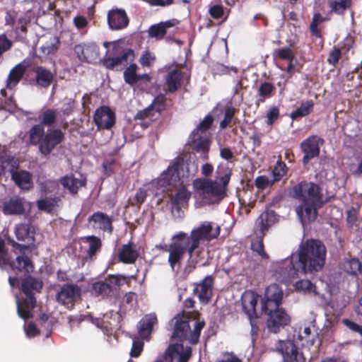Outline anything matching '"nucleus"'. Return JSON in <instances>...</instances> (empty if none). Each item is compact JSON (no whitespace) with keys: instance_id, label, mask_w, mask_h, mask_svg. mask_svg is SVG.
<instances>
[{"instance_id":"obj_50","label":"nucleus","mask_w":362,"mask_h":362,"mask_svg":"<svg viewBox=\"0 0 362 362\" xmlns=\"http://www.w3.org/2000/svg\"><path fill=\"white\" fill-rule=\"evenodd\" d=\"M341 57V50L339 47L334 46L329 52L327 62L329 64L336 66Z\"/></svg>"},{"instance_id":"obj_11","label":"nucleus","mask_w":362,"mask_h":362,"mask_svg":"<svg viewBox=\"0 0 362 362\" xmlns=\"http://www.w3.org/2000/svg\"><path fill=\"white\" fill-rule=\"evenodd\" d=\"M10 265L13 269L25 271L27 273L33 272V265L30 259L27 256H18L16 262L10 260L4 240H0V266L4 267Z\"/></svg>"},{"instance_id":"obj_63","label":"nucleus","mask_w":362,"mask_h":362,"mask_svg":"<svg viewBox=\"0 0 362 362\" xmlns=\"http://www.w3.org/2000/svg\"><path fill=\"white\" fill-rule=\"evenodd\" d=\"M74 23L78 30H81L87 26L88 21L86 18L83 16H76L74 18Z\"/></svg>"},{"instance_id":"obj_8","label":"nucleus","mask_w":362,"mask_h":362,"mask_svg":"<svg viewBox=\"0 0 362 362\" xmlns=\"http://www.w3.org/2000/svg\"><path fill=\"white\" fill-rule=\"evenodd\" d=\"M276 220L274 211L267 210L262 212L256 220L257 230L259 231L257 237L251 243V249L263 259H268L269 255L264 250V237L270 226Z\"/></svg>"},{"instance_id":"obj_28","label":"nucleus","mask_w":362,"mask_h":362,"mask_svg":"<svg viewBox=\"0 0 362 362\" xmlns=\"http://www.w3.org/2000/svg\"><path fill=\"white\" fill-rule=\"evenodd\" d=\"M183 78L182 72L177 69L170 70L165 77L167 92L175 93L181 86Z\"/></svg>"},{"instance_id":"obj_59","label":"nucleus","mask_w":362,"mask_h":362,"mask_svg":"<svg viewBox=\"0 0 362 362\" xmlns=\"http://www.w3.org/2000/svg\"><path fill=\"white\" fill-rule=\"evenodd\" d=\"M255 186L257 188L259 189H266L269 185H271L272 182H270L269 180L266 176H258L255 179Z\"/></svg>"},{"instance_id":"obj_51","label":"nucleus","mask_w":362,"mask_h":362,"mask_svg":"<svg viewBox=\"0 0 362 362\" xmlns=\"http://www.w3.org/2000/svg\"><path fill=\"white\" fill-rule=\"evenodd\" d=\"M214 70L216 74L218 75H229L231 72L238 74V69L236 66H227L222 64H217L215 65Z\"/></svg>"},{"instance_id":"obj_24","label":"nucleus","mask_w":362,"mask_h":362,"mask_svg":"<svg viewBox=\"0 0 362 362\" xmlns=\"http://www.w3.org/2000/svg\"><path fill=\"white\" fill-rule=\"evenodd\" d=\"M86 243H88V248L83 260L86 262H93L97 258V254L102 249V241L100 238L95 235L86 236L83 238Z\"/></svg>"},{"instance_id":"obj_18","label":"nucleus","mask_w":362,"mask_h":362,"mask_svg":"<svg viewBox=\"0 0 362 362\" xmlns=\"http://www.w3.org/2000/svg\"><path fill=\"white\" fill-rule=\"evenodd\" d=\"M93 119L98 129H110L115 124V114L108 106H101L96 109Z\"/></svg>"},{"instance_id":"obj_62","label":"nucleus","mask_w":362,"mask_h":362,"mask_svg":"<svg viewBox=\"0 0 362 362\" xmlns=\"http://www.w3.org/2000/svg\"><path fill=\"white\" fill-rule=\"evenodd\" d=\"M220 156L221 158L232 162L234 158V153L228 147H224L220 149Z\"/></svg>"},{"instance_id":"obj_64","label":"nucleus","mask_w":362,"mask_h":362,"mask_svg":"<svg viewBox=\"0 0 362 362\" xmlns=\"http://www.w3.org/2000/svg\"><path fill=\"white\" fill-rule=\"evenodd\" d=\"M12 45L11 42L6 37L0 38V54L9 49Z\"/></svg>"},{"instance_id":"obj_13","label":"nucleus","mask_w":362,"mask_h":362,"mask_svg":"<svg viewBox=\"0 0 362 362\" xmlns=\"http://www.w3.org/2000/svg\"><path fill=\"white\" fill-rule=\"evenodd\" d=\"M324 139L317 135L306 138L300 144V148L303 153L302 163L306 165L313 158H317L320 153V146L324 144Z\"/></svg>"},{"instance_id":"obj_5","label":"nucleus","mask_w":362,"mask_h":362,"mask_svg":"<svg viewBox=\"0 0 362 362\" xmlns=\"http://www.w3.org/2000/svg\"><path fill=\"white\" fill-rule=\"evenodd\" d=\"M283 296L282 288L278 284H273L266 288L264 296L262 298V312L267 316V327L274 334L279 333L291 322V317L287 311L280 307Z\"/></svg>"},{"instance_id":"obj_49","label":"nucleus","mask_w":362,"mask_h":362,"mask_svg":"<svg viewBox=\"0 0 362 362\" xmlns=\"http://www.w3.org/2000/svg\"><path fill=\"white\" fill-rule=\"evenodd\" d=\"M288 170V168L284 161L278 160L272 170L274 177L273 182H277L281 180V178L286 175Z\"/></svg>"},{"instance_id":"obj_52","label":"nucleus","mask_w":362,"mask_h":362,"mask_svg":"<svg viewBox=\"0 0 362 362\" xmlns=\"http://www.w3.org/2000/svg\"><path fill=\"white\" fill-rule=\"evenodd\" d=\"M235 113V109L234 107H230L226 109L223 119L220 122L221 129H226L230 124Z\"/></svg>"},{"instance_id":"obj_25","label":"nucleus","mask_w":362,"mask_h":362,"mask_svg":"<svg viewBox=\"0 0 362 362\" xmlns=\"http://www.w3.org/2000/svg\"><path fill=\"white\" fill-rule=\"evenodd\" d=\"M158 320L155 315H146L137 325L138 333L142 339H147L151 335L153 326Z\"/></svg>"},{"instance_id":"obj_34","label":"nucleus","mask_w":362,"mask_h":362,"mask_svg":"<svg viewBox=\"0 0 362 362\" xmlns=\"http://www.w3.org/2000/svg\"><path fill=\"white\" fill-rule=\"evenodd\" d=\"M11 178L22 189L28 190L32 188V175L26 170L15 171L11 174Z\"/></svg>"},{"instance_id":"obj_39","label":"nucleus","mask_w":362,"mask_h":362,"mask_svg":"<svg viewBox=\"0 0 362 362\" xmlns=\"http://www.w3.org/2000/svg\"><path fill=\"white\" fill-rule=\"evenodd\" d=\"M42 284L36 280L35 278L28 275L23 279L21 283V291L24 294L34 293V290H37L42 288Z\"/></svg>"},{"instance_id":"obj_9","label":"nucleus","mask_w":362,"mask_h":362,"mask_svg":"<svg viewBox=\"0 0 362 362\" xmlns=\"http://www.w3.org/2000/svg\"><path fill=\"white\" fill-rule=\"evenodd\" d=\"M134 59V52L132 49H122L114 45L112 50L107 52L101 62L107 69L119 71Z\"/></svg>"},{"instance_id":"obj_21","label":"nucleus","mask_w":362,"mask_h":362,"mask_svg":"<svg viewBox=\"0 0 362 362\" xmlns=\"http://www.w3.org/2000/svg\"><path fill=\"white\" fill-rule=\"evenodd\" d=\"M214 278L212 276H206L201 283L197 284L194 288V293L197 295L202 303H208L212 297V288Z\"/></svg>"},{"instance_id":"obj_55","label":"nucleus","mask_w":362,"mask_h":362,"mask_svg":"<svg viewBox=\"0 0 362 362\" xmlns=\"http://www.w3.org/2000/svg\"><path fill=\"white\" fill-rule=\"evenodd\" d=\"M156 57L148 51H145L139 59L140 64L144 67H149L155 62Z\"/></svg>"},{"instance_id":"obj_30","label":"nucleus","mask_w":362,"mask_h":362,"mask_svg":"<svg viewBox=\"0 0 362 362\" xmlns=\"http://www.w3.org/2000/svg\"><path fill=\"white\" fill-rule=\"evenodd\" d=\"M177 23V20L173 19L152 25L148 29V35L151 37H155L157 40H161L165 35L167 29L174 27Z\"/></svg>"},{"instance_id":"obj_36","label":"nucleus","mask_w":362,"mask_h":362,"mask_svg":"<svg viewBox=\"0 0 362 362\" xmlns=\"http://www.w3.org/2000/svg\"><path fill=\"white\" fill-rule=\"evenodd\" d=\"M25 73V67L19 64L15 66L9 72L6 80V88L13 89L21 81Z\"/></svg>"},{"instance_id":"obj_14","label":"nucleus","mask_w":362,"mask_h":362,"mask_svg":"<svg viewBox=\"0 0 362 362\" xmlns=\"http://www.w3.org/2000/svg\"><path fill=\"white\" fill-rule=\"evenodd\" d=\"M258 298L259 296L253 292L245 293L242 297V305L250 320L252 334H257L259 331V327L257 323V319L259 316L256 311Z\"/></svg>"},{"instance_id":"obj_58","label":"nucleus","mask_w":362,"mask_h":362,"mask_svg":"<svg viewBox=\"0 0 362 362\" xmlns=\"http://www.w3.org/2000/svg\"><path fill=\"white\" fill-rule=\"evenodd\" d=\"M59 43L60 42L59 38H57L56 42L42 46L41 47L42 53L45 55H50L54 54L59 48Z\"/></svg>"},{"instance_id":"obj_20","label":"nucleus","mask_w":362,"mask_h":362,"mask_svg":"<svg viewBox=\"0 0 362 362\" xmlns=\"http://www.w3.org/2000/svg\"><path fill=\"white\" fill-rule=\"evenodd\" d=\"M107 18L110 28L113 30L124 29L129 23L127 14L122 8H115L110 10Z\"/></svg>"},{"instance_id":"obj_3","label":"nucleus","mask_w":362,"mask_h":362,"mask_svg":"<svg viewBox=\"0 0 362 362\" xmlns=\"http://www.w3.org/2000/svg\"><path fill=\"white\" fill-rule=\"evenodd\" d=\"M57 110L47 109L39 115L40 124L33 125L28 131V143L37 146L38 151L44 156H49L65 139V134L59 128L49 129L45 132V126L52 127L57 120Z\"/></svg>"},{"instance_id":"obj_37","label":"nucleus","mask_w":362,"mask_h":362,"mask_svg":"<svg viewBox=\"0 0 362 362\" xmlns=\"http://www.w3.org/2000/svg\"><path fill=\"white\" fill-rule=\"evenodd\" d=\"M352 6V0H328V6L331 12L343 16Z\"/></svg>"},{"instance_id":"obj_17","label":"nucleus","mask_w":362,"mask_h":362,"mask_svg":"<svg viewBox=\"0 0 362 362\" xmlns=\"http://www.w3.org/2000/svg\"><path fill=\"white\" fill-rule=\"evenodd\" d=\"M74 51L82 62L93 64L99 58L100 48L95 43H81L75 45Z\"/></svg>"},{"instance_id":"obj_4","label":"nucleus","mask_w":362,"mask_h":362,"mask_svg":"<svg viewBox=\"0 0 362 362\" xmlns=\"http://www.w3.org/2000/svg\"><path fill=\"white\" fill-rule=\"evenodd\" d=\"M198 166L194 162L185 161L182 157H177L166 171L161 175L163 185L176 189L172 203L178 207L187 204L191 193L181 181V177H192L197 172Z\"/></svg>"},{"instance_id":"obj_42","label":"nucleus","mask_w":362,"mask_h":362,"mask_svg":"<svg viewBox=\"0 0 362 362\" xmlns=\"http://www.w3.org/2000/svg\"><path fill=\"white\" fill-rule=\"evenodd\" d=\"M59 201L60 199L57 197H46L37 200V206L40 210L50 213L53 211L54 208L57 206Z\"/></svg>"},{"instance_id":"obj_6","label":"nucleus","mask_w":362,"mask_h":362,"mask_svg":"<svg viewBox=\"0 0 362 362\" xmlns=\"http://www.w3.org/2000/svg\"><path fill=\"white\" fill-rule=\"evenodd\" d=\"M216 174V180H215L201 177L193 181L194 189L204 199H209L213 204L218 203L225 197L232 170L227 167H218Z\"/></svg>"},{"instance_id":"obj_12","label":"nucleus","mask_w":362,"mask_h":362,"mask_svg":"<svg viewBox=\"0 0 362 362\" xmlns=\"http://www.w3.org/2000/svg\"><path fill=\"white\" fill-rule=\"evenodd\" d=\"M191 346L185 347L182 344L175 343L170 344L163 354L158 357L155 362H173L174 358L179 356L177 362H188L192 356Z\"/></svg>"},{"instance_id":"obj_16","label":"nucleus","mask_w":362,"mask_h":362,"mask_svg":"<svg viewBox=\"0 0 362 362\" xmlns=\"http://www.w3.org/2000/svg\"><path fill=\"white\" fill-rule=\"evenodd\" d=\"M81 288L76 284H66L61 286L56 295L57 301L71 309L81 296Z\"/></svg>"},{"instance_id":"obj_40","label":"nucleus","mask_w":362,"mask_h":362,"mask_svg":"<svg viewBox=\"0 0 362 362\" xmlns=\"http://www.w3.org/2000/svg\"><path fill=\"white\" fill-rule=\"evenodd\" d=\"M341 268L347 274L357 275L361 271V264L356 258L346 259L341 263Z\"/></svg>"},{"instance_id":"obj_19","label":"nucleus","mask_w":362,"mask_h":362,"mask_svg":"<svg viewBox=\"0 0 362 362\" xmlns=\"http://www.w3.org/2000/svg\"><path fill=\"white\" fill-rule=\"evenodd\" d=\"M300 202V204L296 208V213L303 225L315 221L317 216V210L323 204L309 202Z\"/></svg>"},{"instance_id":"obj_47","label":"nucleus","mask_w":362,"mask_h":362,"mask_svg":"<svg viewBox=\"0 0 362 362\" xmlns=\"http://www.w3.org/2000/svg\"><path fill=\"white\" fill-rule=\"evenodd\" d=\"M151 112L161 113L166 107V97L164 94H158L148 106Z\"/></svg>"},{"instance_id":"obj_45","label":"nucleus","mask_w":362,"mask_h":362,"mask_svg":"<svg viewBox=\"0 0 362 362\" xmlns=\"http://www.w3.org/2000/svg\"><path fill=\"white\" fill-rule=\"evenodd\" d=\"M295 288L297 291L317 295L316 286L310 280L301 279L298 281L295 284Z\"/></svg>"},{"instance_id":"obj_35","label":"nucleus","mask_w":362,"mask_h":362,"mask_svg":"<svg viewBox=\"0 0 362 362\" xmlns=\"http://www.w3.org/2000/svg\"><path fill=\"white\" fill-rule=\"evenodd\" d=\"M275 86L270 82L264 81L262 83L257 90L256 105L259 106L264 103L266 100L272 98L275 92Z\"/></svg>"},{"instance_id":"obj_48","label":"nucleus","mask_w":362,"mask_h":362,"mask_svg":"<svg viewBox=\"0 0 362 362\" xmlns=\"http://www.w3.org/2000/svg\"><path fill=\"white\" fill-rule=\"evenodd\" d=\"M273 56L275 59L288 61H293L295 58L293 50L287 47L275 49Z\"/></svg>"},{"instance_id":"obj_60","label":"nucleus","mask_w":362,"mask_h":362,"mask_svg":"<svg viewBox=\"0 0 362 362\" xmlns=\"http://www.w3.org/2000/svg\"><path fill=\"white\" fill-rule=\"evenodd\" d=\"M116 164L115 159L105 160L103 163V168L104 169V173L107 176H110L114 173L113 166Z\"/></svg>"},{"instance_id":"obj_7","label":"nucleus","mask_w":362,"mask_h":362,"mask_svg":"<svg viewBox=\"0 0 362 362\" xmlns=\"http://www.w3.org/2000/svg\"><path fill=\"white\" fill-rule=\"evenodd\" d=\"M171 322L174 326L171 335L173 340L180 342L188 340L192 344H197L199 342L201 331L205 325L204 321L196 322L192 332L190 330L189 317L184 315L177 314Z\"/></svg>"},{"instance_id":"obj_33","label":"nucleus","mask_w":362,"mask_h":362,"mask_svg":"<svg viewBox=\"0 0 362 362\" xmlns=\"http://www.w3.org/2000/svg\"><path fill=\"white\" fill-rule=\"evenodd\" d=\"M112 218L106 214L98 211L95 212L88 218L90 223H99V228L103 231H107L112 233L113 231Z\"/></svg>"},{"instance_id":"obj_27","label":"nucleus","mask_w":362,"mask_h":362,"mask_svg":"<svg viewBox=\"0 0 362 362\" xmlns=\"http://www.w3.org/2000/svg\"><path fill=\"white\" fill-rule=\"evenodd\" d=\"M35 228L31 223H19L15 227V234L18 240L32 244L35 241Z\"/></svg>"},{"instance_id":"obj_2","label":"nucleus","mask_w":362,"mask_h":362,"mask_svg":"<svg viewBox=\"0 0 362 362\" xmlns=\"http://www.w3.org/2000/svg\"><path fill=\"white\" fill-rule=\"evenodd\" d=\"M325 246L317 240H307L300 244L298 253L281 261L274 272L276 279L283 284L291 283L299 274L320 271L325 265Z\"/></svg>"},{"instance_id":"obj_38","label":"nucleus","mask_w":362,"mask_h":362,"mask_svg":"<svg viewBox=\"0 0 362 362\" xmlns=\"http://www.w3.org/2000/svg\"><path fill=\"white\" fill-rule=\"evenodd\" d=\"M314 105V102L312 100L303 102L296 110L290 114V117L295 120L309 115L313 111Z\"/></svg>"},{"instance_id":"obj_43","label":"nucleus","mask_w":362,"mask_h":362,"mask_svg":"<svg viewBox=\"0 0 362 362\" xmlns=\"http://www.w3.org/2000/svg\"><path fill=\"white\" fill-rule=\"evenodd\" d=\"M138 66L136 64H131L124 71L123 76L126 83L134 86L137 83V71Z\"/></svg>"},{"instance_id":"obj_1","label":"nucleus","mask_w":362,"mask_h":362,"mask_svg":"<svg viewBox=\"0 0 362 362\" xmlns=\"http://www.w3.org/2000/svg\"><path fill=\"white\" fill-rule=\"evenodd\" d=\"M221 233L218 226L214 227L211 221H204L199 226L194 228L189 233L180 231L171 238L170 244H159L156 247L164 252H168V262L173 270L181 266L185 254L188 256L190 265L199 262L200 255L203 252L202 242H210L217 238Z\"/></svg>"},{"instance_id":"obj_44","label":"nucleus","mask_w":362,"mask_h":362,"mask_svg":"<svg viewBox=\"0 0 362 362\" xmlns=\"http://www.w3.org/2000/svg\"><path fill=\"white\" fill-rule=\"evenodd\" d=\"M93 289L98 296H101L103 298L113 295V291L106 279L105 281L94 283L93 284Z\"/></svg>"},{"instance_id":"obj_41","label":"nucleus","mask_w":362,"mask_h":362,"mask_svg":"<svg viewBox=\"0 0 362 362\" xmlns=\"http://www.w3.org/2000/svg\"><path fill=\"white\" fill-rule=\"evenodd\" d=\"M131 279H135L136 277L135 276H126L121 274H115L109 275L106 278V280L107 281L109 285L110 286L112 291L114 292V291L116 290V288L122 286L124 284V282H125L127 284H129Z\"/></svg>"},{"instance_id":"obj_10","label":"nucleus","mask_w":362,"mask_h":362,"mask_svg":"<svg viewBox=\"0 0 362 362\" xmlns=\"http://www.w3.org/2000/svg\"><path fill=\"white\" fill-rule=\"evenodd\" d=\"M293 197L300 202H309L323 204V194L319 185L302 181L293 186Z\"/></svg>"},{"instance_id":"obj_54","label":"nucleus","mask_w":362,"mask_h":362,"mask_svg":"<svg viewBox=\"0 0 362 362\" xmlns=\"http://www.w3.org/2000/svg\"><path fill=\"white\" fill-rule=\"evenodd\" d=\"M144 342L139 339H134L132 343V349L130 350V356L134 358L139 357L144 349Z\"/></svg>"},{"instance_id":"obj_26","label":"nucleus","mask_w":362,"mask_h":362,"mask_svg":"<svg viewBox=\"0 0 362 362\" xmlns=\"http://www.w3.org/2000/svg\"><path fill=\"white\" fill-rule=\"evenodd\" d=\"M60 184L72 194H76L79 188L85 187L86 179H77L73 174L66 175L59 180Z\"/></svg>"},{"instance_id":"obj_32","label":"nucleus","mask_w":362,"mask_h":362,"mask_svg":"<svg viewBox=\"0 0 362 362\" xmlns=\"http://www.w3.org/2000/svg\"><path fill=\"white\" fill-rule=\"evenodd\" d=\"M3 211L7 215H21L25 212L23 199L19 197H11L5 202Z\"/></svg>"},{"instance_id":"obj_53","label":"nucleus","mask_w":362,"mask_h":362,"mask_svg":"<svg viewBox=\"0 0 362 362\" xmlns=\"http://www.w3.org/2000/svg\"><path fill=\"white\" fill-rule=\"evenodd\" d=\"M146 197V191L144 189L139 188L137 190L134 197L130 200V204L139 207L145 202Z\"/></svg>"},{"instance_id":"obj_56","label":"nucleus","mask_w":362,"mask_h":362,"mask_svg":"<svg viewBox=\"0 0 362 362\" xmlns=\"http://www.w3.org/2000/svg\"><path fill=\"white\" fill-rule=\"evenodd\" d=\"M279 117V109L276 106L271 107L267 113V124L272 125Z\"/></svg>"},{"instance_id":"obj_22","label":"nucleus","mask_w":362,"mask_h":362,"mask_svg":"<svg viewBox=\"0 0 362 362\" xmlns=\"http://www.w3.org/2000/svg\"><path fill=\"white\" fill-rule=\"evenodd\" d=\"M24 295L25 298L22 300H17V309L19 316L28 320L32 317L31 310L36 306V298L34 293Z\"/></svg>"},{"instance_id":"obj_15","label":"nucleus","mask_w":362,"mask_h":362,"mask_svg":"<svg viewBox=\"0 0 362 362\" xmlns=\"http://www.w3.org/2000/svg\"><path fill=\"white\" fill-rule=\"evenodd\" d=\"M276 350L281 354L284 362H305L302 352L291 340L279 341L276 344Z\"/></svg>"},{"instance_id":"obj_57","label":"nucleus","mask_w":362,"mask_h":362,"mask_svg":"<svg viewBox=\"0 0 362 362\" xmlns=\"http://www.w3.org/2000/svg\"><path fill=\"white\" fill-rule=\"evenodd\" d=\"M209 13L213 18L219 19L224 14L223 6L219 4L214 5L209 8Z\"/></svg>"},{"instance_id":"obj_29","label":"nucleus","mask_w":362,"mask_h":362,"mask_svg":"<svg viewBox=\"0 0 362 362\" xmlns=\"http://www.w3.org/2000/svg\"><path fill=\"white\" fill-rule=\"evenodd\" d=\"M35 74V82L37 85L42 88L49 87L54 80V74L42 66H37L33 68Z\"/></svg>"},{"instance_id":"obj_46","label":"nucleus","mask_w":362,"mask_h":362,"mask_svg":"<svg viewBox=\"0 0 362 362\" xmlns=\"http://www.w3.org/2000/svg\"><path fill=\"white\" fill-rule=\"evenodd\" d=\"M213 122V116L211 114L206 115L197 128L192 132V136H197L199 132L201 133L206 132L211 127Z\"/></svg>"},{"instance_id":"obj_23","label":"nucleus","mask_w":362,"mask_h":362,"mask_svg":"<svg viewBox=\"0 0 362 362\" xmlns=\"http://www.w3.org/2000/svg\"><path fill=\"white\" fill-rule=\"evenodd\" d=\"M138 257L139 252L135 249V245L132 242L122 245L118 251L119 261L124 264H134Z\"/></svg>"},{"instance_id":"obj_31","label":"nucleus","mask_w":362,"mask_h":362,"mask_svg":"<svg viewBox=\"0 0 362 362\" xmlns=\"http://www.w3.org/2000/svg\"><path fill=\"white\" fill-rule=\"evenodd\" d=\"M191 145L193 149L197 153H202V158L208 160L209 151L210 149L211 141L209 138H203L201 136H194L190 135Z\"/></svg>"},{"instance_id":"obj_61","label":"nucleus","mask_w":362,"mask_h":362,"mask_svg":"<svg viewBox=\"0 0 362 362\" xmlns=\"http://www.w3.org/2000/svg\"><path fill=\"white\" fill-rule=\"evenodd\" d=\"M318 338V334L316 332H311L307 337L303 339V341H300L303 346H313L317 339Z\"/></svg>"}]
</instances>
